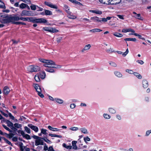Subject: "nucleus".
Returning <instances> with one entry per match:
<instances>
[{"mask_svg": "<svg viewBox=\"0 0 151 151\" xmlns=\"http://www.w3.org/2000/svg\"><path fill=\"white\" fill-rule=\"evenodd\" d=\"M48 150V151H55L52 146H50Z\"/></svg>", "mask_w": 151, "mask_h": 151, "instance_id": "obj_60", "label": "nucleus"}, {"mask_svg": "<svg viewBox=\"0 0 151 151\" xmlns=\"http://www.w3.org/2000/svg\"><path fill=\"white\" fill-rule=\"evenodd\" d=\"M35 12L32 11H28L24 10L22 11L20 14L21 16H34L35 15Z\"/></svg>", "mask_w": 151, "mask_h": 151, "instance_id": "obj_6", "label": "nucleus"}, {"mask_svg": "<svg viewBox=\"0 0 151 151\" xmlns=\"http://www.w3.org/2000/svg\"><path fill=\"white\" fill-rule=\"evenodd\" d=\"M15 19L17 20H21L23 21H27L28 22H31L34 23H46L47 22V20L43 18H36L33 17H17Z\"/></svg>", "mask_w": 151, "mask_h": 151, "instance_id": "obj_1", "label": "nucleus"}, {"mask_svg": "<svg viewBox=\"0 0 151 151\" xmlns=\"http://www.w3.org/2000/svg\"><path fill=\"white\" fill-rule=\"evenodd\" d=\"M78 128L73 127L70 128V129L72 131H76L78 130Z\"/></svg>", "mask_w": 151, "mask_h": 151, "instance_id": "obj_59", "label": "nucleus"}, {"mask_svg": "<svg viewBox=\"0 0 151 151\" xmlns=\"http://www.w3.org/2000/svg\"><path fill=\"white\" fill-rule=\"evenodd\" d=\"M91 45L90 44H88L86 45L81 50L82 52H84L85 51L88 50L90 48Z\"/></svg>", "mask_w": 151, "mask_h": 151, "instance_id": "obj_15", "label": "nucleus"}, {"mask_svg": "<svg viewBox=\"0 0 151 151\" xmlns=\"http://www.w3.org/2000/svg\"><path fill=\"white\" fill-rule=\"evenodd\" d=\"M32 137L36 139L35 140V145L36 146H37L40 145H44V142L42 140L43 137H39L35 135L32 136Z\"/></svg>", "mask_w": 151, "mask_h": 151, "instance_id": "obj_4", "label": "nucleus"}, {"mask_svg": "<svg viewBox=\"0 0 151 151\" xmlns=\"http://www.w3.org/2000/svg\"><path fill=\"white\" fill-rule=\"evenodd\" d=\"M39 61L45 64L44 66L47 68L45 69L46 71L50 72L53 73L55 71L53 67H49L48 65H55V62L51 60H45L42 58H39Z\"/></svg>", "mask_w": 151, "mask_h": 151, "instance_id": "obj_2", "label": "nucleus"}, {"mask_svg": "<svg viewBox=\"0 0 151 151\" xmlns=\"http://www.w3.org/2000/svg\"><path fill=\"white\" fill-rule=\"evenodd\" d=\"M14 125L15 127H16V128H20L22 126V124H18L17 123L14 124Z\"/></svg>", "mask_w": 151, "mask_h": 151, "instance_id": "obj_49", "label": "nucleus"}, {"mask_svg": "<svg viewBox=\"0 0 151 151\" xmlns=\"http://www.w3.org/2000/svg\"><path fill=\"white\" fill-rule=\"evenodd\" d=\"M42 140L48 144H51L52 142L51 141L48 139L47 137H44L42 138Z\"/></svg>", "mask_w": 151, "mask_h": 151, "instance_id": "obj_36", "label": "nucleus"}, {"mask_svg": "<svg viewBox=\"0 0 151 151\" xmlns=\"http://www.w3.org/2000/svg\"><path fill=\"white\" fill-rule=\"evenodd\" d=\"M33 86L37 93L39 92H41V88L38 84L34 83Z\"/></svg>", "mask_w": 151, "mask_h": 151, "instance_id": "obj_13", "label": "nucleus"}, {"mask_svg": "<svg viewBox=\"0 0 151 151\" xmlns=\"http://www.w3.org/2000/svg\"><path fill=\"white\" fill-rule=\"evenodd\" d=\"M45 15H51L52 14V12L48 10L44 9Z\"/></svg>", "mask_w": 151, "mask_h": 151, "instance_id": "obj_25", "label": "nucleus"}, {"mask_svg": "<svg viewBox=\"0 0 151 151\" xmlns=\"http://www.w3.org/2000/svg\"><path fill=\"white\" fill-rule=\"evenodd\" d=\"M23 144L22 142H20L19 143V146L21 151H24V149H25L24 151H30V149L29 148L27 147L26 146H23Z\"/></svg>", "mask_w": 151, "mask_h": 151, "instance_id": "obj_8", "label": "nucleus"}, {"mask_svg": "<svg viewBox=\"0 0 151 151\" xmlns=\"http://www.w3.org/2000/svg\"><path fill=\"white\" fill-rule=\"evenodd\" d=\"M104 117L106 119H109L110 118V116L106 114H104Z\"/></svg>", "mask_w": 151, "mask_h": 151, "instance_id": "obj_52", "label": "nucleus"}, {"mask_svg": "<svg viewBox=\"0 0 151 151\" xmlns=\"http://www.w3.org/2000/svg\"><path fill=\"white\" fill-rule=\"evenodd\" d=\"M35 81L37 82H39L40 81V76L39 75V74H37L34 77Z\"/></svg>", "mask_w": 151, "mask_h": 151, "instance_id": "obj_29", "label": "nucleus"}, {"mask_svg": "<svg viewBox=\"0 0 151 151\" xmlns=\"http://www.w3.org/2000/svg\"><path fill=\"white\" fill-rule=\"evenodd\" d=\"M54 65H55V66L53 67L54 68H60L62 67L61 65H56L55 64V63Z\"/></svg>", "mask_w": 151, "mask_h": 151, "instance_id": "obj_57", "label": "nucleus"}, {"mask_svg": "<svg viewBox=\"0 0 151 151\" xmlns=\"http://www.w3.org/2000/svg\"><path fill=\"white\" fill-rule=\"evenodd\" d=\"M28 126L32 130L36 132H37L39 130V129L37 127L33 125L32 124H28Z\"/></svg>", "mask_w": 151, "mask_h": 151, "instance_id": "obj_10", "label": "nucleus"}, {"mask_svg": "<svg viewBox=\"0 0 151 151\" xmlns=\"http://www.w3.org/2000/svg\"><path fill=\"white\" fill-rule=\"evenodd\" d=\"M114 73L116 76L118 77H121L122 76V74L119 72L115 71Z\"/></svg>", "mask_w": 151, "mask_h": 151, "instance_id": "obj_30", "label": "nucleus"}, {"mask_svg": "<svg viewBox=\"0 0 151 151\" xmlns=\"http://www.w3.org/2000/svg\"><path fill=\"white\" fill-rule=\"evenodd\" d=\"M6 8L4 3L1 0H0V8L5 9Z\"/></svg>", "mask_w": 151, "mask_h": 151, "instance_id": "obj_27", "label": "nucleus"}, {"mask_svg": "<svg viewBox=\"0 0 151 151\" xmlns=\"http://www.w3.org/2000/svg\"><path fill=\"white\" fill-rule=\"evenodd\" d=\"M17 140H18V138L16 137H14L12 138V140L14 142H17Z\"/></svg>", "mask_w": 151, "mask_h": 151, "instance_id": "obj_64", "label": "nucleus"}, {"mask_svg": "<svg viewBox=\"0 0 151 151\" xmlns=\"http://www.w3.org/2000/svg\"><path fill=\"white\" fill-rule=\"evenodd\" d=\"M109 112L111 114H114L116 112L115 110L113 108H110L109 109Z\"/></svg>", "mask_w": 151, "mask_h": 151, "instance_id": "obj_45", "label": "nucleus"}, {"mask_svg": "<svg viewBox=\"0 0 151 151\" xmlns=\"http://www.w3.org/2000/svg\"><path fill=\"white\" fill-rule=\"evenodd\" d=\"M9 117L12 120H14L15 118L12 115L11 113H9Z\"/></svg>", "mask_w": 151, "mask_h": 151, "instance_id": "obj_61", "label": "nucleus"}, {"mask_svg": "<svg viewBox=\"0 0 151 151\" xmlns=\"http://www.w3.org/2000/svg\"><path fill=\"white\" fill-rule=\"evenodd\" d=\"M142 83L143 87L144 88H145L148 87V82L146 80H143Z\"/></svg>", "mask_w": 151, "mask_h": 151, "instance_id": "obj_16", "label": "nucleus"}, {"mask_svg": "<svg viewBox=\"0 0 151 151\" xmlns=\"http://www.w3.org/2000/svg\"><path fill=\"white\" fill-rule=\"evenodd\" d=\"M54 100L56 102L60 104H62L63 102V100L60 99L55 98Z\"/></svg>", "mask_w": 151, "mask_h": 151, "instance_id": "obj_33", "label": "nucleus"}, {"mask_svg": "<svg viewBox=\"0 0 151 151\" xmlns=\"http://www.w3.org/2000/svg\"><path fill=\"white\" fill-rule=\"evenodd\" d=\"M17 17H19L17 16L16 15H14V16H12L11 17V19L10 21H9L10 23H12V24H15L17 25H19L21 24V22H15V21H18L19 20H17L15 18Z\"/></svg>", "mask_w": 151, "mask_h": 151, "instance_id": "obj_7", "label": "nucleus"}, {"mask_svg": "<svg viewBox=\"0 0 151 151\" xmlns=\"http://www.w3.org/2000/svg\"><path fill=\"white\" fill-rule=\"evenodd\" d=\"M49 135L51 137H57L60 138H61L62 137V136L61 135L55 134H52L51 133L49 134Z\"/></svg>", "mask_w": 151, "mask_h": 151, "instance_id": "obj_32", "label": "nucleus"}, {"mask_svg": "<svg viewBox=\"0 0 151 151\" xmlns=\"http://www.w3.org/2000/svg\"><path fill=\"white\" fill-rule=\"evenodd\" d=\"M109 64L113 66L114 67H116L117 65L114 62L111 61L109 63Z\"/></svg>", "mask_w": 151, "mask_h": 151, "instance_id": "obj_51", "label": "nucleus"}, {"mask_svg": "<svg viewBox=\"0 0 151 151\" xmlns=\"http://www.w3.org/2000/svg\"><path fill=\"white\" fill-rule=\"evenodd\" d=\"M77 142L76 141H73L72 142V143L73 146V148L75 150H77L78 147L76 145Z\"/></svg>", "mask_w": 151, "mask_h": 151, "instance_id": "obj_23", "label": "nucleus"}, {"mask_svg": "<svg viewBox=\"0 0 151 151\" xmlns=\"http://www.w3.org/2000/svg\"><path fill=\"white\" fill-rule=\"evenodd\" d=\"M63 146L64 147L68 149H71L72 148V146H68L65 143L63 144Z\"/></svg>", "mask_w": 151, "mask_h": 151, "instance_id": "obj_40", "label": "nucleus"}, {"mask_svg": "<svg viewBox=\"0 0 151 151\" xmlns=\"http://www.w3.org/2000/svg\"><path fill=\"white\" fill-rule=\"evenodd\" d=\"M113 35L114 36L119 37H122L123 36L122 34L117 32L114 33Z\"/></svg>", "mask_w": 151, "mask_h": 151, "instance_id": "obj_28", "label": "nucleus"}, {"mask_svg": "<svg viewBox=\"0 0 151 151\" xmlns=\"http://www.w3.org/2000/svg\"><path fill=\"white\" fill-rule=\"evenodd\" d=\"M25 130L26 132L28 134H30L31 133V130L27 126H25L24 127Z\"/></svg>", "mask_w": 151, "mask_h": 151, "instance_id": "obj_41", "label": "nucleus"}, {"mask_svg": "<svg viewBox=\"0 0 151 151\" xmlns=\"http://www.w3.org/2000/svg\"><path fill=\"white\" fill-rule=\"evenodd\" d=\"M74 4H78L79 6H83V5L80 2L77 1H76V0H75V2L74 3Z\"/></svg>", "mask_w": 151, "mask_h": 151, "instance_id": "obj_55", "label": "nucleus"}, {"mask_svg": "<svg viewBox=\"0 0 151 151\" xmlns=\"http://www.w3.org/2000/svg\"><path fill=\"white\" fill-rule=\"evenodd\" d=\"M26 4L24 3H22L19 6V7L22 9H24L26 8Z\"/></svg>", "mask_w": 151, "mask_h": 151, "instance_id": "obj_44", "label": "nucleus"}, {"mask_svg": "<svg viewBox=\"0 0 151 151\" xmlns=\"http://www.w3.org/2000/svg\"><path fill=\"white\" fill-rule=\"evenodd\" d=\"M80 130L81 132L83 133L84 134L88 133L87 130L85 128H81L80 129Z\"/></svg>", "mask_w": 151, "mask_h": 151, "instance_id": "obj_47", "label": "nucleus"}, {"mask_svg": "<svg viewBox=\"0 0 151 151\" xmlns=\"http://www.w3.org/2000/svg\"><path fill=\"white\" fill-rule=\"evenodd\" d=\"M2 126L6 130L10 132H12V131L9 129L8 127H7L4 124H2Z\"/></svg>", "mask_w": 151, "mask_h": 151, "instance_id": "obj_43", "label": "nucleus"}, {"mask_svg": "<svg viewBox=\"0 0 151 151\" xmlns=\"http://www.w3.org/2000/svg\"><path fill=\"white\" fill-rule=\"evenodd\" d=\"M133 14H135L134 16H133V17L140 20H143V18L141 16L140 14H137L135 12H133Z\"/></svg>", "mask_w": 151, "mask_h": 151, "instance_id": "obj_11", "label": "nucleus"}, {"mask_svg": "<svg viewBox=\"0 0 151 151\" xmlns=\"http://www.w3.org/2000/svg\"><path fill=\"white\" fill-rule=\"evenodd\" d=\"M121 0H110V4H117L120 3Z\"/></svg>", "mask_w": 151, "mask_h": 151, "instance_id": "obj_14", "label": "nucleus"}, {"mask_svg": "<svg viewBox=\"0 0 151 151\" xmlns=\"http://www.w3.org/2000/svg\"><path fill=\"white\" fill-rule=\"evenodd\" d=\"M4 134L5 135H6V137L8 138H9L10 139L12 138V137L14 136V134L13 133H9V134H8L6 133H4Z\"/></svg>", "mask_w": 151, "mask_h": 151, "instance_id": "obj_38", "label": "nucleus"}, {"mask_svg": "<svg viewBox=\"0 0 151 151\" xmlns=\"http://www.w3.org/2000/svg\"><path fill=\"white\" fill-rule=\"evenodd\" d=\"M28 69L29 72L32 73L39 71L40 70V68L37 65H31L28 67Z\"/></svg>", "mask_w": 151, "mask_h": 151, "instance_id": "obj_5", "label": "nucleus"}, {"mask_svg": "<svg viewBox=\"0 0 151 151\" xmlns=\"http://www.w3.org/2000/svg\"><path fill=\"white\" fill-rule=\"evenodd\" d=\"M48 128L50 130L52 131H60V129L57 128L52 127L50 126H48Z\"/></svg>", "mask_w": 151, "mask_h": 151, "instance_id": "obj_22", "label": "nucleus"}, {"mask_svg": "<svg viewBox=\"0 0 151 151\" xmlns=\"http://www.w3.org/2000/svg\"><path fill=\"white\" fill-rule=\"evenodd\" d=\"M10 128H11V129L13 130L14 132H16L17 130V129L15 127H14L13 125V126L11 127Z\"/></svg>", "mask_w": 151, "mask_h": 151, "instance_id": "obj_63", "label": "nucleus"}, {"mask_svg": "<svg viewBox=\"0 0 151 151\" xmlns=\"http://www.w3.org/2000/svg\"><path fill=\"white\" fill-rule=\"evenodd\" d=\"M37 9H38L37 11H42L43 10V8L40 7H39L38 6H37Z\"/></svg>", "mask_w": 151, "mask_h": 151, "instance_id": "obj_62", "label": "nucleus"}, {"mask_svg": "<svg viewBox=\"0 0 151 151\" xmlns=\"http://www.w3.org/2000/svg\"><path fill=\"white\" fill-rule=\"evenodd\" d=\"M102 30L100 29H91L90 30V32H92L93 33L96 32H101Z\"/></svg>", "mask_w": 151, "mask_h": 151, "instance_id": "obj_26", "label": "nucleus"}, {"mask_svg": "<svg viewBox=\"0 0 151 151\" xmlns=\"http://www.w3.org/2000/svg\"><path fill=\"white\" fill-rule=\"evenodd\" d=\"M17 132L19 134H21L22 136L24 135V132L23 131L20 130H17Z\"/></svg>", "mask_w": 151, "mask_h": 151, "instance_id": "obj_54", "label": "nucleus"}, {"mask_svg": "<svg viewBox=\"0 0 151 151\" xmlns=\"http://www.w3.org/2000/svg\"><path fill=\"white\" fill-rule=\"evenodd\" d=\"M134 75L139 79H141L142 78V76L140 74L137 72L133 73Z\"/></svg>", "mask_w": 151, "mask_h": 151, "instance_id": "obj_34", "label": "nucleus"}, {"mask_svg": "<svg viewBox=\"0 0 151 151\" xmlns=\"http://www.w3.org/2000/svg\"><path fill=\"white\" fill-rule=\"evenodd\" d=\"M30 7L32 10L35 11L36 9L37 6L32 4L30 6Z\"/></svg>", "mask_w": 151, "mask_h": 151, "instance_id": "obj_46", "label": "nucleus"}, {"mask_svg": "<svg viewBox=\"0 0 151 151\" xmlns=\"http://www.w3.org/2000/svg\"><path fill=\"white\" fill-rule=\"evenodd\" d=\"M39 75L40 76V78H41L42 79H44L46 76L45 72H41Z\"/></svg>", "mask_w": 151, "mask_h": 151, "instance_id": "obj_24", "label": "nucleus"}, {"mask_svg": "<svg viewBox=\"0 0 151 151\" xmlns=\"http://www.w3.org/2000/svg\"><path fill=\"white\" fill-rule=\"evenodd\" d=\"M106 52H115L114 50H113V49L111 48H110L109 49L106 50Z\"/></svg>", "mask_w": 151, "mask_h": 151, "instance_id": "obj_56", "label": "nucleus"}, {"mask_svg": "<svg viewBox=\"0 0 151 151\" xmlns=\"http://www.w3.org/2000/svg\"><path fill=\"white\" fill-rule=\"evenodd\" d=\"M22 137L27 140L30 139H31L30 136L27 134H25L24 133Z\"/></svg>", "mask_w": 151, "mask_h": 151, "instance_id": "obj_39", "label": "nucleus"}, {"mask_svg": "<svg viewBox=\"0 0 151 151\" xmlns=\"http://www.w3.org/2000/svg\"><path fill=\"white\" fill-rule=\"evenodd\" d=\"M38 95L41 98H42L44 97V96L43 94L42 93V91L41 92H39L37 93Z\"/></svg>", "mask_w": 151, "mask_h": 151, "instance_id": "obj_58", "label": "nucleus"}, {"mask_svg": "<svg viewBox=\"0 0 151 151\" xmlns=\"http://www.w3.org/2000/svg\"><path fill=\"white\" fill-rule=\"evenodd\" d=\"M129 52V50L128 48L127 49L125 52L122 54V55L124 57H125Z\"/></svg>", "mask_w": 151, "mask_h": 151, "instance_id": "obj_53", "label": "nucleus"}, {"mask_svg": "<svg viewBox=\"0 0 151 151\" xmlns=\"http://www.w3.org/2000/svg\"><path fill=\"white\" fill-rule=\"evenodd\" d=\"M67 16L70 19H74L76 18V17L75 16L71 14L68 15Z\"/></svg>", "mask_w": 151, "mask_h": 151, "instance_id": "obj_42", "label": "nucleus"}, {"mask_svg": "<svg viewBox=\"0 0 151 151\" xmlns=\"http://www.w3.org/2000/svg\"><path fill=\"white\" fill-rule=\"evenodd\" d=\"M11 15L0 13V22L2 24H7L9 23V21L11 19Z\"/></svg>", "mask_w": 151, "mask_h": 151, "instance_id": "obj_3", "label": "nucleus"}, {"mask_svg": "<svg viewBox=\"0 0 151 151\" xmlns=\"http://www.w3.org/2000/svg\"><path fill=\"white\" fill-rule=\"evenodd\" d=\"M10 91L8 86H5L3 89V93L6 95H7L10 92Z\"/></svg>", "mask_w": 151, "mask_h": 151, "instance_id": "obj_12", "label": "nucleus"}, {"mask_svg": "<svg viewBox=\"0 0 151 151\" xmlns=\"http://www.w3.org/2000/svg\"><path fill=\"white\" fill-rule=\"evenodd\" d=\"M124 40L126 41V42L127 43V46H128V44L127 42V41H132L133 42H136V39L135 38H126L124 39Z\"/></svg>", "mask_w": 151, "mask_h": 151, "instance_id": "obj_19", "label": "nucleus"}, {"mask_svg": "<svg viewBox=\"0 0 151 151\" xmlns=\"http://www.w3.org/2000/svg\"><path fill=\"white\" fill-rule=\"evenodd\" d=\"M91 19L92 20H93L95 22H101V20L99 18L97 17H91Z\"/></svg>", "mask_w": 151, "mask_h": 151, "instance_id": "obj_21", "label": "nucleus"}, {"mask_svg": "<svg viewBox=\"0 0 151 151\" xmlns=\"http://www.w3.org/2000/svg\"><path fill=\"white\" fill-rule=\"evenodd\" d=\"M84 140L85 142L87 143V141H90V139L88 136H86L84 137Z\"/></svg>", "mask_w": 151, "mask_h": 151, "instance_id": "obj_50", "label": "nucleus"}, {"mask_svg": "<svg viewBox=\"0 0 151 151\" xmlns=\"http://www.w3.org/2000/svg\"><path fill=\"white\" fill-rule=\"evenodd\" d=\"M2 139H4V141L7 144H9V145L12 146L13 145L7 139H6L5 137H3L2 138Z\"/></svg>", "mask_w": 151, "mask_h": 151, "instance_id": "obj_31", "label": "nucleus"}, {"mask_svg": "<svg viewBox=\"0 0 151 151\" xmlns=\"http://www.w3.org/2000/svg\"><path fill=\"white\" fill-rule=\"evenodd\" d=\"M99 1L101 3L104 4H110V0H99Z\"/></svg>", "mask_w": 151, "mask_h": 151, "instance_id": "obj_20", "label": "nucleus"}, {"mask_svg": "<svg viewBox=\"0 0 151 151\" xmlns=\"http://www.w3.org/2000/svg\"><path fill=\"white\" fill-rule=\"evenodd\" d=\"M132 35H134L135 36H136L138 37V38L139 39H141L143 40H145V38L144 37H142V36L139 35V34L136 33H134V34H132Z\"/></svg>", "mask_w": 151, "mask_h": 151, "instance_id": "obj_37", "label": "nucleus"}, {"mask_svg": "<svg viewBox=\"0 0 151 151\" xmlns=\"http://www.w3.org/2000/svg\"><path fill=\"white\" fill-rule=\"evenodd\" d=\"M47 130L46 129H41V132L43 134L46 135L47 134Z\"/></svg>", "mask_w": 151, "mask_h": 151, "instance_id": "obj_48", "label": "nucleus"}, {"mask_svg": "<svg viewBox=\"0 0 151 151\" xmlns=\"http://www.w3.org/2000/svg\"><path fill=\"white\" fill-rule=\"evenodd\" d=\"M128 32H134V30L132 29H123L122 30V32L124 33H126Z\"/></svg>", "mask_w": 151, "mask_h": 151, "instance_id": "obj_17", "label": "nucleus"}, {"mask_svg": "<svg viewBox=\"0 0 151 151\" xmlns=\"http://www.w3.org/2000/svg\"><path fill=\"white\" fill-rule=\"evenodd\" d=\"M3 121L4 122H6V124H7V126L11 128L13 126V124L9 120L5 119V120H3Z\"/></svg>", "mask_w": 151, "mask_h": 151, "instance_id": "obj_18", "label": "nucleus"}, {"mask_svg": "<svg viewBox=\"0 0 151 151\" xmlns=\"http://www.w3.org/2000/svg\"><path fill=\"white\" fill-rule=\"evenodd\" d=\"M58 32V30L55 28H50V32L51 33H56Z\"/></svg>", "mask_w": 151, "mask_h": 151, "instance_id": "obj_35", "label": "nucleus"}, {"mask_svg": "<svg viewBox=\"0 0 151 151\" xmlns=\"http://www.w3.org/2000/svg\"><path fill=\"white\" fill-rule=\"evenodd\" d=\"M44 4L47 6H48L50 7L51 8L56 9H58V6H57L53 4L52 3H51L50 2H49L47 1H45L44 2Z\"/></svg>", "mask_w": 151, "mask_h": 151, "instance_id": "obj_9", "label": "nucleus"}]
</instances>
